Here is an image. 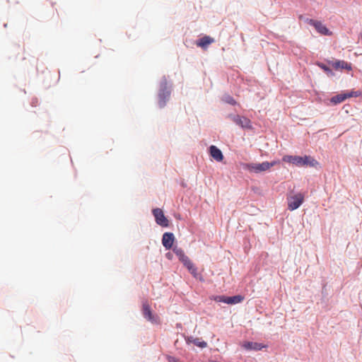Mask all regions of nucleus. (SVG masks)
I'll return each mask as SVG.
<instances>
[{"mask_svg":"<svg viewBox=\"0 0 362 362\" xmlns=\"http://www.w3.org/2000/svg\"><path fill=\"white\" fill-rule=\"evenodd\" d=\"M346 99L345 93L338 94L331 98V102L334 104L341 103Z\"/></svg>","mask_w":362,"mask_h":362,"instance_id":"nucleus-15","label":"nucleus"},{"mask_svg":"<svg viewBox=\"0 0 362 362\" xmlns=\"http://www.w3.org/2000/svg\"><path fill=\"white\" fill-rule=\"evenodd\" d=\"M354 97H358L361 96V91H354Z\"/></svg>","mask_w":362,"mask_h":362,"instance_id":"nucleus-26","label":"nucleus"},{"mask_svg":"<svg viewBox=\"0 0 362 362\" xmlns=\"http://www.w3.org/2000/svg\"><path fill=\"white\" fill-rule=\"evenodd\" d=\"M346 95V99L349 98H351V97H354V90H351L350 92H348V93H345Z\"/></svg>","mask_w":362,"mask_h":362,"instance_id":"nucleus-25","label":"nucleus"},{"mask_svg":"<svg viewBox=\"0 0 362 362\" xmlns=\"http://www.w3.org/2000/svg\"><path fill=\"white\" fill-rule=\"evenodd\" d=\"M167 257L170 258V253H168V254H167Z\"/></svg>","mask_w":362,"mask_h":362,"instance_id":"nucleus-27","label":"nucleus"},{"mask_svg":"<svg viewBox=\"0 0 362 362\" xmlns=\"http://www.w3.org/2000/svg\"><path fill=\"white\" fill-rule=\"evenodd\" d=\"M183 264L185 265V267H186V268L188 269V270H190L192 269V267H194V264L192 263V262L189 259V257H187L186 259H185L183 262H182Z\"/></svg>","mask_w":362,"mask_h":362,"instance_id":"nucleus-20","label":"nucleus"},{"mask_svg":"<svg viewBox=\"0 0 362 362\" xmlns=\"http://www.w3.org/2000/svg\"><path fill=\"white\" fill-rule=\"evenodd\" d=\"M175 240L174 235L172 233H165L163 235L162 243L166 250L172 247Z\"/></svg>","mask_w":362,"mask_h":362,"instance_id":"nucleus-8","label":"nucleus"},{"mask_svg":"<svg viewBox=\"0 0 362 362\" xmlns=\"http://www.w3.org/2000/svg\"><path fill=\"white\" fill-rule=\"evenodd\" d=\"M214 42V39L209 36H204L202 37L197 42V45L201 47H206L208 45Z\"/></svg>","mask_w":362,"mask_h":362,"instance_id":"nucleus-11","label":"nucleus"},{"mask_svg":"<svg viewBox=\"0 0 362 362\" xmlns=\"http://www.w3.org/2000/svg\"><path fill=\"white\" fill-rule=\"evenodd\" d=\"M296 165L299 167H311L315 168H320L319 162L310 156H296Z\"/></svg>","mask_w":362,"mask_h":362,"instance_id":"nucleus-1","label":"nucleus"},{"mask_svg":"<svg viewBox=\"0 0 362 362\" xmlns=\"http://www.w3.org/2000/svg\"><path fill=\"white\" fill-rule=\"evenodd\" d=\"M233 122L244 129H252L251 121L245 117L235 115L233 117Z\"/></svg>","mask_w":362,"mask_h":362,"instance_id":"nucleus-6","label":"nucleus"},{"mask_svg":"<svg viewBox=\"0 0 362 362\" xmlns=\"http://www.w3.org/2000/svg\"><path fill=\"white\" fill-rule=\"evenodd\" d=\"M169 97L170 93L168 91H163L159 94L158 104L160 107L165 106L166 100H168Z\"/></svg>","mask_w":362,"mask_h":362,"instance_id":"nucleus-13","label":"nucleus"},{"mask_svg":"<svg viewBox=\"0 0 362 362\" xmlns=\"http://www.w3.org/2000/svg\"><path fill=\"white\" fill-rule=\"evenodd\" d=\"M209 153L210 156L218 162H221L223 159V156L221 151L216 146L212 145L209 147Z\"/></svg>","mask_w":362,"mask_h":362,"instance_id":"nucleus-9","label":"nucleus"},{"mask_svg":"<svg viewBox=\"0 0 362 362\" xmlns=\"http://www.w3.org/2000/svg\"><path fill=\"white\" fill-rule=\"evenodd\" d=\"M173 252L182 262L188 257L181 248L175 247L173 248Z\"/></svg>","mask_w":362,"mask_h":362,"instance_id":"nucleus-16","label":"nucleus"},{"mask_svg":"<svg viewBox=\"0 0 362 362\" xmlns=\"http://www.w3.org/2000/svg\"><path fill=\"white\" fill-rule=\"evenodd\" d=\"M304 197L301 194H296V209L303 203Z\"/></svg>","mask_w":362,"mask_h":362,"instance_id":"nucleus-18","label":"nucleus"},{"mask_svg":"<svg viewBox=\"0 0 362 362\" xmlns=\"http://www.w3.org/2000/svg\"><path fill=\"white\" fill-rule=\"evenodd\" d=\"M244 300V297L240 295L228 297L226 299L227 304H237L241 303Z\"/></svg>","mask_w":362,"mask_h":362,"instance_id":"nucleus-14","label":"nucleus"},{"mask_svg":"<svg viewBox=\"0 0 362 362\" xmlns=\"http://www.w3.org/2000/svg\"><path fill=\"white\" fill-rule=\"evenodd\" d=\"M275 162H263L262 163H257V164H250L248 165V168L251 171H254L255 173L265 171L269 170L271 167L274 166L275 165Z\"/></svg>","mask_w":362,"mask_h":362,"instance_id":"nucleus-4","label":"nucleus"},{"mask_svg":"<svg viewBox=\"0 0 362 362\" xmlns=\"http://www.w3.org/2000/svg\"><path fill=\"white\" fill-rule=\"evenodd\" d=\"M319 66L323 69L326 74L328 75V76H333L334 74L332 72V71L331 70V69H329L328 66H327L325 64H318Z\"/></svg>","mask_w":362,"mask_h":362,"instance_id":"nucleus-19","label":"nucleus"},{"mask_svg":"<svg viewBox=\"0 0 362 362\" xmlns=\"http://www.w3.org/2000/svg\"><path fill=\"white\" fill-rule=\"evenodd\" d=\"M189 272L194 278L199 279L201 281H203L202 276L197 272V268L195 266L192 267Z\"/></svg>","mask_w":362,"mask_h":362,"instance_id":"nucleus-17","label":"nucleus"},{"mask_svg":"<svg viewBox=\"0 0 362 362\" xmlns=\"http://www.w3.org/2000/svg\"><path fill=\"white\" fill-rule=\"evenodd\" d=\"M243 346L247 350H260L263 347L260 344L250 341L245 342Z\"/></svg>","mask_w":362,"mask_h":362,"instance_id":"nucleus-12","label":"nucleus"},{"mask_svg":"<svg viewBox=\"0 0 362 362\" xmlns=\"http://www.w3.org/2000/svg\"><path fill=\"white\" fill-rule=\"evenodd\" d=\"M142 313L144 317L152 323H158L159 317L157 315H153L148 302L145 301L142 305Z\"/></svg>","mask_w":362,"mask_h":362,"instance_id":"nucleus-2","label":"nucleus"},{"mask_svg":"<svg viewBox=\"0 0 362 362\" xmlns=\"http://www.w3.org/2000/svg\"><path fill=\"white\" fill-rule=\"evenodd\" d=\"M329 64L331 65L335 70L346 69L350 71L352 69L351 64L344 60L329 62Z\"/></svg>","mask_w":362,"mask_h":362,"instance_id":"nucleus-7","label":"nucleus"},{"mask_svg":"<svg viewBox=\"0 0 362 362\" xmlns=\"http://www.w3.org/2000/svg\"><path fill=\"white\" fill-rule=\"evenodd\" d=\"M310 24L315 27L316 30L324 35H332V32L329 31L325 25H323L321 22L314 20L310 21Z\"/></svg>","mask_w":362,"mask_h":362,"instance_id":"nucleus-5","label":"nucleus"},{"mask_svg":"<svg viewBox=\"0 0 362 362\" xmlns=\"http://www.w3.org/2000/svg\"><path fill=\"white\" fill-rule=\"evenodd\" d=\"M288 204L291 211L294 210V199L291 195L288 197Z\"/></svg>","mask_w":362,"mask_h":362,"instance_id":"nucleus-22","label":"nucleus"},{"mask_svg":"<svg viewBox=\"0 0 362 362\" xmlns=\"http://www.w3.org/2000/svg\"><path fill=\"white\" fill-rule=\"evenodd\" d=\"M187 344H194L200 348H205L207 346V343L204 341H201L199 338H194L192 337H187L186 338Z\"/></svg>","mask_w":362,"mask_h":362,"instance_id":"nucleus-10","label":"nucleus"},{"mask_svg":"<svg viewBox=\"0 0 362 362\" xmlns=\"http://www.w3.org/2000/svg\"><path fill=\"white\" fill-rule=\"evenodd\" d=\"M361 40H362V33L361 34Z\"/></svg>","mask_w":362,"mask_h":362,"instance_id":"nucleus-28","label":"nucleus"},{"mask_svg":"<svg viewBox=\"0 0 362 362\" xmlns=\"http://www.w3.org/2000/svg\"><path fill=\"white\" fill-rule=\"evenodd\" d=\"M283 160L285 162L293 163L294 158L293 156H286L283 158Z\"/></svg>","mask_w":362,"mask_h":362,"instance_id":"nucleus-24","label":"nucleus"},{"mask_svg":"<svg viewBox=\"0 0 362 362\" xmlns=\"http://www.w3.org/2000/svg\"><path fill=\"white\" fill-rule=\"evenodd\" d=\"M223 100L228 104L235 105L236 103L235 100L230 95H225Z\"/></svg>","mask_w":362,"mask_h":362,"instance_id":"nucleus-21","label":"nucleus"},{"mask_svg":"<svg viewBox=\"0 0 362 362\" xmlns=\"http://www.w3.org/2000/svg\"><path fill=\"white\" fill-rule=\"evenodd\" d=\"M153 214L155 217L156 223L163 226L167 227L168 226V220L165 216L164 213L162 209L159 208L154 209L153 210Z\"/></svg>","mask_w":362,"mask_h":362,"instance_id":"nucleus-3","label":"nucleus"},{"mask_svg":"<svg viewBox=\"0 0 362 362\" xmlns=\"http://www.w3.org/2000/svg\"><path fill=\"white\" fill-rule=\"evenodd\" d=\"M227 298H228V296H218L215 297L214 300L217 302H223V303H226Z\"/></svg>","mask_w":362,"mask_h":362,"instance_id":"nucleus-23","label":"nucleus"}]
</instances>
